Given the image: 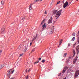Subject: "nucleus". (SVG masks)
I'll return each instance as SVG.
<instances>
[{
  "label": "nucleus",
  "mask_w": 79,
  "mask_h": 79,
  "mask_svg": "<svg viewBox=\"0 0 79 79\" xmlns=\"http://www.w3.org/2000/svg\"><path fill=\"white\" fill-rule=\"evenodd\" d=\"M61 11H62V10H60L57 12L56 15V19H58V17H60V16L61 15Z\"/></svg>",
  "instance_id": "f257e3e1"
},
{
  "label": "nucleus",
  "mask_w": 79,
  "mask_h": 79,
  "mask_svg": "<svg viewBox=\"0 0 79 79\" xmlns=\"http://www.w3.org/2000/svg\"><path fill=\"white\" fill-rule=\"evenodd\" d=\"M39 1V0H35L34 1V2L33 3H31L30 4L29 6V9L30 10H32V8L31 7V6H32L35 3V2H37Z\"/></svg>",
  "instance_id": "f03ea898"
},
{
  "label": "nucleus",
  "mask_w": 79,
  "mask_h": 79,
  "mask_svg": "<svg viewBox=\"0 0 79 79\" xmlns=\"http://www.w3.org/2000/svg\"><path fill=\"white\" fill-rule=\"evenodd\" d=\"M79 70H77L76 72L74 74V78H77L79 76Z\"/></svg>",
  "instance_id": "7ed1b4c3"
},
{
  "label": "nucleus",
  "mask_w": 79,
  "mask_h": 79,
  "mask_svg": "<svg viewBox=\"0 0 79 79\" xmlns=\"http://www.w3.org/2000/svg\"><path fill=\"white\" fill-rule=\"evenodd\" d=\"M68 68V67L65 66L64 67V69L63 70L62 73V74H63L65 72H66V70Z\"/></svg>",
  "instance_id": "20e7f679"
},
{
  "label": "nucleus",
  "mask_w": 79,
  "mask_h": 79,
  "mask_svg": "<svg viewBox=\"0 0 79 79\" xmlns=\"http://www.w3.org/2000/svg\"><path fill=\"white\" fill-rule=\"evenodd\" d=\"M68 5V2L66 1L64 4V8H65Z\"/></svg>",
  "instance_id": "39448f33"
},
{
  "label": "nucleus",
  "mask_w": 79,
  "mask_h": 79,
  "mask_svg": "<svg viewBox=\"0 0 79 79\" xmlns=\"http://www.w3.org/2000/svg\"><path fill=\"white\" fill-rule=\"evenodd\" d=\"M53 18L51 17V19H49L48 22V24H51L52 23Z\"/></svg>",
  "instance_id": "423d86ee"
},
{
  "label": "nucleus",
  "mask_w": 79,
  "mask_h": 79,
  "mask_svg": "<svg viewBox=\"0 0 79 79\" xmlns=\"http://www.w3.org/2000/svg\"><path fill=\"white\" fill-rule=\"evenodd\" d=\"M42 29L44 30L46 28V25H45V23L44 25L42 26Z\"/></svg>",
  "instance_id": "0eeeda50"
},
{
  "label": "nucleus",
  "mask_w": 79,
  "mask_h": 79,
  "mask_svg": "<svg viewBox=\"0 0 79 79\" xmlns=\"http://www.w3.org/2000/svg\"><path fill=\"white\" fill-rule=\"evenodd\" d=\"M76 50H77V55L79 54V45L78 46L76 47Z\"/></svg>",
  "instance_id": "6e6552de"
},
{
  "label": "nucleus",
  "mask_w": 79,
  "mask_h": 79,
  "mask_svg": "<svg viewBox=\"0 0 79 79\" xmlns=\"http://www.w3.org/2000/svg\"><path fill=\"white\" fill-rule=\"evenodd\" d=\"M12 71V69H10L9 70H8L7 72V76H9L10 75V74H11V72Z\"/></svg>",
  "instance_id": "1a4fd4ad"
},
{
  "label": "nucleus",
  "mask_w": 79,
  "mask_h": 79,
  "mask_svg": "<svg viewBox=\"0 0 79 79\" xmlns=\"http://www.w3.org/2000/svg\"><path fill=\"white\" fill-rule=\"evenodd\" d=\"M5 27H3L2 29L1 30V34H4V33H5Z\"/></svg>",
  "instance_id": "9d476101"
},
{
  "label": "nucleus",
  "mask_w": 79,
  "mask_h": 79,
  "mask_svg": "<svg viewBox=\"0 0 79 79\" xmlns=\"http://www.w3.org/2000/svg\"><path fill=\"white\" fill-rule=\"evenodd\" d=\"M27 49V46H25L23 48V52H26Z\"/></svg>",
  "instance_id": "9b49d317"
},
{
  "label": "nucleus",
  "mask_w": 79,
  "mask_h": 79,
  "mask_svg": "<svg viewBox=\"0 0 79 79\" xmlns=\"http://www.w3.org/2000/svg\"><path fill=\"white\" fill-rule=\"evenodd\" d=\"M77 58H78V57L77 56H76L75 58L74 59L73 61V64H75L76 63V61H77Z\"/></svg>",
  "instance_id": "f8f14e48"
},
{
  "label": "nucleus",
  "mask_w": 79,
  "mask_h": 79,
  "mask_svg": "<svg viewBox=\"0 0 79 79\" xmlns=\"http://www.w3.org/2000/svg\"><path fill=\"white\" fill-rule=\"evenodd\" d=\"M67 73H71V70L70 69H68L67 71Z\"/></svg>",
  "instance_id": "ddd939ff"
},
{
  "label": "nucleus",
  "mask_w": 79,
  "mask_h": 79,
  "mask_svg": "<svg viewBox=\"0 0 79 79\" xmlns=\"http://www.w3.org/2000/svg\"><path fill=\"white\" fill-rule=\"evenodd\" d=\"M4 67V64H1L0 66V69H1L2 68H3Z\"/></svg>",
  "instance_id": "4468645a"
},
{
  "label": "nucleus",
  "mask_w": 79,
  "mask_h": 79,
  "mask_svg": "<svg viewBox=\"0 0 79 79\" xmlns=\"http://www.w3.org/2000/svg\"><path fill=\"white\" fill-rule=\"evenodd\" d=\"M57 12V10H54L53 12V14H54V15H55V14H56V13Z\"/></svg>",
  "instance_id": "2eb2a0df"
},
{
  "label": "nucleus",
  "mask_w": 79,
  "mask_h": 79,
  "mask_svg": "<svg viewBox=\"0 0 79 79\" xmlns=\"http://www.w3.org/2000/svg\"><path fill=\"white\" fill-rule=\"evenodd\" d=\"M1 4L3 5H4V3H5V1H1Z\"/></svg>",
  "instance_id": "dca6fc26"
},
{
  "label": "nucleus",
  "mask_w": 79,
  "mask_h": 79,
  "mask_svg": "<svg viewBox=\"0 0 79 79\" xmlns=\"http://www.w3.org/2000/svg\"><path fill=\"white\" fill-rule=\"evenodd\" d=\"M38 61L37 62H35L34 63V64H37V63H39V60H37Z\"/></svg>",
  "instance_id": "f3484780"
},
{
  "label": "nucleus",
  "mask_w": 79,
  "mask_h": 79,
  "mask_svg": "<svg viewBox=\"0 0 79 79\" xmlns=\"http://www.w3.org/2000/svg\"><path fill=\"white\" fill-rule=\"evenodd\" d=\"M73 53L74 55H73V56H74V55H75V54H76V52L75 51V50H74L73 51Z\"/></svg>",
  "instance_id": "a211bd4d"
},
{
  "label": "nucleus",
  "mask_w": 79,
  "mask_h": 79,
  "mask_svg": "<svg viewBox=\"0 0 79 79\" xmlns=\"http://www.w3.org/2000/svg\"><path fill=\"white\" fill-rule=\"evenodd\" d=\"M36 39V37H35L34 38L33 40H32V42H34V40H35Z\"/></svg>",
  "instance_id": "6ab92c4d"
},
{
  "label": "nucleus",
  "mask_w": 79,
  "mask_h": 79,
  "mask_svg": "<svg viewBox=\"0 0 79 79\" xmlns=\"http://www.w3.org/2000/svg\"><path fill=\"white\" fill-rule=\"evenodd\" d=\"M17 66H19V65H20V63L19 62H18L17 64Z\"/></svg>",
  "instance_id": "aec40b11"
},
{
  "label": "nucleus",
  "mask_w": 79,
  "mask_h": 79,
  "mask_svg": "<svg viewBox=\"0 0 79 79\" xmlns=\"http://www.w3.org/2000/svg\"><path fill=\"white\" fill-rule=\"evenodd\" d=\"M67 55V53H65L64 55V57H66V55Z\"/></svg>",
  "instance_id": "412c9836"
},
{
  "label": "nucleus",
  "mask_w": 79,
  "mask_h": 79,
  "mask_svg": "<svg viewBox=\"0 0 79 79\" xmlns=\"http://www.w3.org/2000/svg\"><path fill=\"white\" fill-rule=\"evenodd\" d=\"M45 60H42L41 61V62L42 63H45Z\"/></svg>",
  "instance_id": "4be33fe9"
},
{
  "label": "nucleus",
  "mask_w": 79,
  "mask_h": 79,
  "mask_svg": "<svg viewBox=\"0 0 79 79\" xmlns=\"http://www.w3.org/2000/svg\"><path fill=\"white\" fill-rule=\"evenodd\" d=\"M75 39V37H74L73 38H72V40L73 41H74Z\"/></svg>",
  "instance_id": "5701e85b"
},
{
  "label": "nucleus",
  "mask_w": 79,
  "mask_h": 79,
  "mask_svg": "<svg viewBox=\"0 0 79 79\" xmlns=\"http://www.w3.org/2000/svg\"><path fill=\"white\" fill-rule=\"evenodd\" d=\"M25 19V18H24V17H23L22 18L21 20H22V21H24V20Z\"/></svg>",
  "instance_id": "b1692460"
},
{
  "label": "nucleus",
  "mask_w": 79,
  "mask_h": 79,
  "mask_svg": "<svg viewBox=\"0 0 79 79\" xmlns=\"http://www.w3.org/2000/svg\"><path fill=\"white\" fill-rule=\"evenodd\" d=\"M77 42L79 44V37L77 39Z\"/></svg>",
  "instance_id": "393cba45"
},
{
  "label": "nucleus",
  "mask_w": 79,
  "mask_h": 79,
  "mask_svg": "<svg viewBox=\"0 0 79 79\" xmlns=\"http://www.w3.org/2000/svg\"><path fill=\"white\" fill-rule=\"evenodd\" d=\"M61 73H59L58 74V76H61Z\"/></svg>",
  "instance_id": "a878e982"
},
{
  "label": "nucleus",
  "mask_w": 79,
  "mask_h": 79,
  "mask_svg": "<svg viewBox=\"0 0 79 79\" xmlns=\"http://www.w3.org/2000/svg\"><path fill=\"white\" fill-rule=\"evenodd\" d=\"M44 21L41 23V24H40V26H41V25L42 24H44Z\"/></svg>",
  "instance_id": "bb28decb"
},
{
  "label": "nucleus",
  "mask_w": 79,
  "mask_h": 79,
  "mask_svg": "<svg viewBox=\"0 0 79 79\" xmlns=\"http://www.w3.org/2000/svg\"><path fill=\"white\" fill-rule=\"evenodd\" d=\"M23 55V54H20L19 55V57H20V56H22V55Z\"/></svg>",
  "instance_id": "cd10ccee"
},
{
  "label": "nucleus",
  "mask_w": 79,
  "mask_h": 79,
  "mask_svg": "<svg viewBox=\"0 0 79 79\" xmlns=\"http://www.w3.org/2000/svg\"><path fill=\"white\" fill-rule=\"evenodd\" d=\"M14 71H15V70H13L12 71H12L11 72H12L11 74H13V73H14Z\"/></svg>",
  "instance_id": "c85d7f7f"
},
{
  "label": "nucleus",
  "mask_w": 79,
  "mask_h": 79,
  "mask_svg": "<svg viewBox=\"0 0 79 79\" xmlns=\"http://www.w3.org/2000/svg\"><path fill=\"white\" fill-rule=\"evenodd\" d=\"M62 42H63V40L62 39L61 40V41H60V42L61 44V43H62Z\"/></svg>",
  "instance_id": "c756f323"
},
{
  "label": "nucleus",
  "mask_w": 79,
  "mask_h": 79,
  "mask_svg": "<svg viewBox=\"0 0 79 79\" xmlns=\"http://www.w3.org/2000/svg\"><path fill=\"white\" fill-rule=\"evenodd\" d=\"M72 35H73V36H75V35H76L75 34V33H74Z\"/></svg>",
  "instance_id": "7c9ffc66"
},
{
  "label": "nucleus",
  "mask_w": 79,
  "mask_h": 79,
  "mask_svg": "<svg viewBox=\"0 0 79 79\" xmlns=\"http://www.w3.org/2000/svg\"><path fill=\"white\" fill-rule=\"evenodd\" d=\"M44 14H47V11L45 10V12H44Z\"/></svg>",
  "instance_id": "2f4dec72"
},
{
  "label": "nucleus",
  "mask_w": 79,
  "mask_h": 79,
  "mask_svg": "<svg viewBox=\"0 0 79 79\" xmlns=\"http://www.w3.org/2000/svg\"><path fill=\"white\" fill-rule=\"evenodd\" d=\"M76 44L75 43L73 44V48H74V47H75V45H76Z\"/></svg>",
  "instance_id": "473e14b6"
},
{
  "label": "nucleus",
  "mask_w": 79,
  "mask_h": 79,
  "mask_svg": "<svg viewBox=\"0 0 79 79\" xmlns=\"http://www.w3.org/2000/svg\"><path fill=\"white\" fill-rule=\"evenodd\" d=\"M2 52V50H0V55H1V53Z\"/></svg>",
  "instance_id": "72a5a7b5"
},
{
  "label": "nucleus",
  "mask_w": 79,
  "mask_h": 79,
  "mask_svg": "<svg viewBox=\"0 0 79 79\" xmlns=\"http://www.w3.org/2000/svg\"><path fill=\"white\" fill-rule=\"evenodd\" d=\"M68 46H69V47H70V43H69L68 44Z\"/></svg>",
  "instance_id": "f704fd0d"
},
{
  "label": "nucleus",
  "mask_w": 79,
  "mask_h": 79,
  "mask_svg": "<svg viewBox=\"0 0 79 79\" xmlns=\"http://www.w3.org/2000/svg\"><path fill=\"white\" fill-rule=\"evenodd\" d=\"M41 59H42L41 58H39V61H40V60H41Z\"/></svg>",
  "instance_id": "c9c22d12"
},
{
  "label": "nucleus",
  "mask_w": 79,
  "mask_h": 79,
  "mask_svg": "<svg viewBox=\"0 0 79 79\" xmlns=\"http://www.w3.org/2000/svg\"><path fill=\"white\" fill-rule=\"evenodd\" d=\"M8 78H9V79H10V75H8Z\"/></svg>",
  "instance_id": "e433bc0d"
},
{
  "label": "nucleus",
  "mask_w": 79,
  "mask_h": 79,
  "mask_svg": "<svg viewBox=\"0 0 79 79\" xmlns=\"http://www.w3.org/2000/svg\"><path fill=\"white\" fill-rule=\"evenodd\" d=\"M34 51H35V49H32V51H31V52H34Z\"/></svg>",
  "instance_id": "4c0bfd02"
},
{
  "label": "nucleus",
  "mask_w": 79,
  "mask_h": 79,
  "mask_svg": "<svg viewBox=\"0 0 79 79\" xmlns=\"http://www.w3.org/2000/svg\"><path fill=\"white\" fill-rule=\"evenodd\" d=\"M54 26H53L52 27V29H54Z\"/></svg>",
  "instance_id": "58836bf2"
},
{
  "label": "nucleus",
  "mask_w": 79,
  "mask_h": 79,
  "mask_svg": "<svg viewBox=\"0 0 79 79\" xmlns=\"http://www.w3.org/2000/svg\"><path fill=\"white\" fill-rule=\"evenodd\" d=\"M59 3H60L59 2H57L56 5H58V4H59Z\"/></svg>",
  "instance_id": "ea45409f"
},
{
  "label": "nucleus",
  "mask_w": 79,
  "mask_h": 79,
  "mask_svg": "<svg viewBox=\"0 0 79 79\" xmlns=\"http://www.w3.org/2000/svg\"><path fill=\"white\" fill-rule=\"evenodd\" d=\"M26 79H28V76H27Z\"/></svg>",
  "instance_id": "a19ab883"
},
{
  "label": "nucleus",
  "mask_w": 79,
  "mask_h": 79,
  "mask_svg": "<svg viewBox=\"0 0 79 79\" xmlns=\"http://www.w3.org/2000/svg\"><path fill=\"white\" fill-rule=\"evenodd\" d=\"M63 79H66V77H64V78H63Z\"/></svg>",
  "instance_id": "79ce46f5"
},
{
  "label": "nucleus",
  "mask_w": 79,
  "mask_h": 79,
  "mask_svg": "<svg viewBox=\"0 0 79 79\" xmlns=\"http://www.w3.org/2000/svg\"><path fill=\"white\" fill-rule=\"evenodd\" d=\"M30 45H32V42H31L30 43Z\"/></svg>",
  "instance_id": "37998d69"
},
{
  "label": "nucleus",
  "mask_w": 79,
  "mask_h": 79,
  "mask_svg": "<svg viewBox=\"0 0 79 79\" xmlns=\"http://www.w3.org/2000/svg\"><path fill=\"white\" fill-rule=\"evenodd\" d=\"M10 79H14V78H13L12 77V78H11Z\"/></svg>",
  "instance_id": "c03bdc74"
},
{
  "label": "nucleus",
  "mask_w": 79,
  "mask_h": 79,
  "mask_svg": "<svg viewBox=\"0 0 79 79\" xmlns=\"http://www.w3.org/2000/svg\"><path fill=\"white\" fill-rule=\"evenodd\" d=\"M61 43H60V44H59V45H61Z\"/></svg>",
  "instance_id": "a18cd8bd"
},
{
  "label": "nucleus",
  "mask_w": 79,
  "mask_h": 79,
  "mask_svg": "<svg viewBox=\"0 0 79 79\" xmlns=\"http://www.w3.org/2000/svg\"><path fill=\"white\" fill-rule=\"evenodd\" d=\"M30 71V69H29L28 71V72H29V71Z\"/></svg>",
  "instance_id": "49530a36"
},
{
  "label": "nucleus",
  "mask_w": 79,
  "mask_h": 79,
  "mask_svg": "<svg viewBox=\"0 0 79 79\" xmlns=\"http://www.w3.org/2000/svg\"><path fill=\"white\" fill-rule=\"evenodd\" d=\"M64 0L63 1V3H64Z\"/></svg>",
  "instance_id": "de8ad7c7"
},
{
  "label": "nucleus",
  "mask_w": 79,
  "mask_h": 79,
  "mask_svg": "<svg viewBox=\"0 0 79 79\" xmlns=\"http://www.w3.org/2000/svg\"><path fill=\"white\" fill-rule=\"evenodd\" d=\"M40 0V2H42V0H39V1Z\"/></svg>",
  "instance_id": "09e8293b"
},
{
  "label": "nucleus",
  "mask_w": 79,
  "mask_h": 79,
  "mask_svg": "<svg viewBox=\"0 0 79 79\" xmlns=\"http://www.w3.org/2000/svg\"><path fill=\"white\" fill-rule=\"evenodd\" d=\"M61 1H60L59 2V3H60V2Z\"/></svg>",
  "instance_id": "8fccbe9b"
},
{
  "label": "nucleus",
  "mask_w": 79,
  "mask_h": 79,
  "mask_svg": "<svg viewBox=\"0 0 79 79\" xmlns=\"http://www.w3.org/2000/svg\"><path fill=\"white\" fill-rule=\"evenodd\" d=\"M55 23V22H54V23Z\"/></svg>",
  "instance_id": "3c124183"
},
{
  "label": "nucleus",
  "mask_w": 79,
  "mask_h": 79,
  "mask_svg": "<svg viewBox=\"0 0 79 79\" xmlns=\"http://www.w3.org/2000/svg\"><path fill=\"white\" fill-rule=\"evenodd\" d=\"M12 27H11V28H12Z\"/></svg>",
  "instance_id": "603ef678"
},
{
  "label": "nucleus",
  "mask_w": 79,
  "mask_h": 79,
  "mask_svg": "<svg viewBox=\"0 0 79 79\" xmlns=\"http://www.w3.org/2000/svg\"><path fill=\"white\" fill-rule=\"evenodd\" d=\"M51 32H52V31H51Z\"/></svg>",
  "instance_id": "864d4df0"
},
{
  "label": "nucleus",
  "mask_w": 79,
  "mask_h": 79,
  "mask_svg": "<svg viewBox=\"0 0 79 79\" xmlns=\"http://www.w3.org/2000/svg\"><path fill=\"white\" fill-rule=\"evenodd\" d=\"M63 60H62V61H63Z\"/></svg>",
  "instance_id": "5fc2aeb1"
},
{
  "label": "nucleus",
  "mask_w": 79,
  "mask_h": 79,
  "mask_svg": "<svg viewBox=\"0 0 79 79\" xmlns=\"http://www.w3.org/2000/svg\"><path fill=\"white\" fill-rule=\"evenodd\" d=\"M11 25L10 26V27H11Z\"/></svg>",
  "instance_id": "6e6d98bb"
},
{
  "label": "nucleus",
  "mask_w": 79,
  "mask_h": 79,
  "mask_svg": "<svg viewBox=\"0 0 79 79\" xmlns=\"http://www.w3.org/2000/svg\"><path fill=\"white\" fill-rule=\"evenodd\" d=\"M53 33H51L52 34Z\"/></svg>",
  "instance_id": "4d7b16f0"
}]
</instances>
